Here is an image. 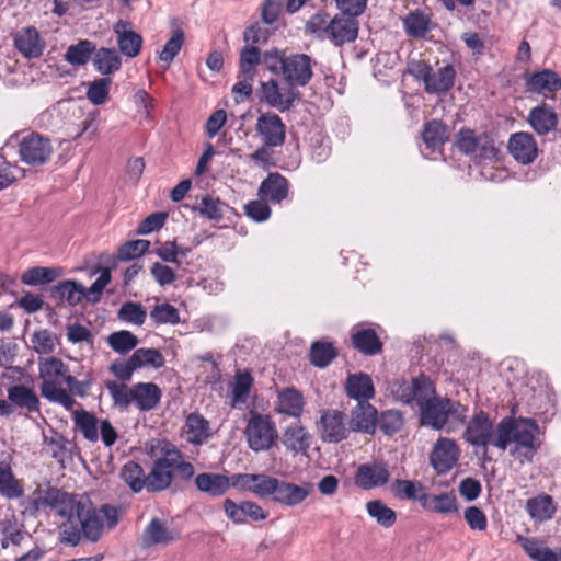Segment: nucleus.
I'll list each match as a JSON object with an SVG mask.
<instances>
[{"instance_id":"obj_1","label":"nucleus","mask_w":561,"mask_h":561,"mask_svg":"<svg viewBox=\"0 0 561 561\" xmlns=\"http://www.w3.org/2000/svg\"><path fill=\"white\" fill-rule=\"evenodd\" d=\"M149 456L153 463L147 473V491L161 492L169 489L175 474L183 481L194 477V466L184 459L181 450L167 439H152L149 445Z\"/></svg>"},{"instance_id":"obj_2","label":"nucleus","mask_w":561,"mask_h":561,"mask_svg":"<svg viewBox=\"0 0 561 561\" xmlns=\"http://www.w3.org/2000/svg\"><path fill=\"white\" fill-rule=\"evenodd\" d=\"M539 434L538 424L531 419L503 417L496 425L493 446L506 450L510 445L511 456L518 459L520 463L531 462L536 451V437Z\"/></svg>"},{"instance_id":"obj_3","label":"nucleus","mask_w":561,"mask_h":561,"mask_svg":"<svg viewBox=\"0 0 561 561\" xmlns=\"http://www.w3.org/2000/svg\"><path fill=\"white\" fill-rule=\"evenodd\" d=\"M117 524L118 511L115 506L104 504L100 510H95L89 501L85 512L78 516L73 525L71 522L60 525V541L72 547L78 546L82 538L96 542L101 539L105 527L112 529Z\"/></svg>"},{"instance_id":"obj_4","label":"nucleus","mask_w":561,"mask_h":561,"mask_svg":"<svg viewBox=\"0 0 561 561\" xmlns=\"http://www.w3.org/2000/svg\"><path fill=\"white\" fill-rule=\"evenodd\" d=\"M38 376L42 380L41 394L49 402L57 403L70 411L76 400L64 385H68L71 377L69 367L57 357H47L38 363Z\"/></svg>"},{"instance_id":"obj_5","label":"nucleus","mask_w":561,"mask_h":561,"mask_svg":"<svg viewBox=\"0 0 561 561\" xmlns=\"http://www.w3.org/2000/svg\"><path fill=\"white\" fill-rule=\"evenodd\" d=\"M468 407L448 397L435 396L421 411L420 423L435 431L455 432L465 425Z\"/></svg>"},{"instance_id":"obj_6","label":"nucleus","mask_w":561,"mask_h":561,"mask_svg":"<svg viewBox=\"0 0 561 561\" xmlns=\"http://www.w3.org/2000/svg\"><path fill=\"white\" fill-rule=\"evenodd\" d=\"M393 398L402 403L416 407L419 412L436 396L434 383L424 375L409 380H394L390 385Z\"/></svg>"},{"instance_id":"obj_7","label":"nucleus","mask_w":561,"mask_h":561,"mask_svg":"<svg viewBox=\"0 0 561 561\" xmlns=\"http://www.w3.org/2000/svg\"><path fill=\"white\" fill-rule=\"evenodd\" d=\"M244 436L249 448L255 453L270 450L278 439L272 416L251 411L247 419Z\"/></svg>"},{"instance_id":"obj_8","label":"nucleus","mask_w":561,"mask_h":561,"mask_svg":"<svg viewBox=\"0 0 561 561\" xmlns=\"http://www.w3.org/2000/svg\"><path fill=\"white\" fill-rule=\"evenodd\" d=\"M409 73L424 83L430 94H442L450 90L455 83L456 71L451 65L434 70L425 61H413L409 65Z\"/></svg>"},{"instance_id":"obj_9","label":"nucleus","mask_w":561,"mask_h":561,"mask_svg":"<svg viewBox=\"0 0 561 561\" xmlns=\"http://www.w3.org/2000/svg\"><path fill=\"white\" fill-rule=\"evenodd\" d=\"M466 428L462 434L463 440L478 449H482L483 455H486L488 446L492 445L495 438L496 426L490 417V415L480 410L476 412L469 421L466 420Z\"/></svg>"},{"instance_id":"obj_10","label":"nucleus","mask_w":561,"mask_h":561,"mask_svg":"<svg viewBox=\"0 0 561 561\" xmlns=\"http://www.w3.org/2000/svg\"><path fill=\"white\" fill-rule=\"evenodd\" d=\"M310 491V483L298 485L268 476L264 491V499L271 497L275 503L294 507L301 504L309 496Z\"/></svg>"},{"instance_id":"obj_11","label":"nucleus","mask_w":561,"mask_h":561,"mask_svg":"<svg viewBox=\"0 0 561 561\" xmlns=\"http://www.w3.org/2000/svg\"><path fill=\"white\" fill-rule=\"evenodd\" d=\"M49 508L64 519V523L73 525L80 514L85 512L88 497L75 493L65 492L55 486H48Z\"/></svg>"},{"instance_id":"obj_12","label":"nucleus","mask_w":561,"mask_h":561,"mask_svg":"<svg viewBox=\"0 0 561 561\" xmlns=\"http://www.w3.org/2000/svg\"><path fill=\"white\" fill-rule=\"evenodd\" d=\"M257 98L260 103L284 113L295 106L300 99V93L289 85L282 88L275 79H270L261 82Z\"/></svg>"},{"instance_id":"obj_13","label":"nucleus","mask_w":561,"mask_h":561,"mask_svg":"<svg viewBox=\"0 0 561 561\" xmlns=\"http://www.w3.org/2000/svg\"><path fill=\"white\" fill-rule=\"evenodd\" d=\"M317 432L322 442L337 444L345 440L351 432L347 415L336 409L321 411L317 422Z\"/></svg>"},{"instance_id":"obj_14","label":"nucleus","mask_w":561,"mask_h":561,"mask_svg":"<svg viewBox=\"0 0 561 561\" xmlns=\"http://www.w3.org/2000/svg\"><path fill=\"white\" fill-rule=\"evenodd\" d=\"M53 146L49 138L31 133L19 142V156L22 162L35 167L45 164L51 157Z\"/></svg>"},{"instance_id":"obj_15","label":"nucleus","mask_w":561,"mask_h":561,"mask_svg":"<svg viewBox=\"0 0 561 561\" xmlns=\"http://www.w3.org/2000/svg\"><path fill=\"white\" fill-rule=\"evenodd\" d=\"M283 65V78L289 87L307 85L313 76V61L310 56L306 54L289 55Z\"/></svg>"},{"instance_id":"obj_16","label":"nucleus","mask_w":561,"mask_h":561,"mask_svg":"<svg viewBox=\"0 0 561 561\" xmlns=\"http://www.w3.org/2000/svg\"><path fill=\"white\" fill-rule=\"evenodd\" d=\"M460 448L455 439L439 437L430 455V463L438 474L450 471L458 462Z\"/></svg>"},{"instance_id":"obj_17","label":"nucleus","mask_w":561,"mask_h":561,"mask_svg":"<svg viewBox=\"0 0 561 561\" xmlns=\"http://www.w3.org/2000/svg\"><path fill=\"white\" fill-rule=\"evenodd\" d=\"M255 131L265 146L282 147L285 144L286 125L276 113L260 114L256 119Z\"/></svg>"},{"instance_id":"obj_18","label":"nucleus","mask_w":561,"mask_h":561,"mask_svg":"<svg viewBox=\"0 0 561 561\" xmlns=\"http://www.w3.org/2000/svg\"><path fill=\"white\" fill-rule=\"evenodd\" d=\"M507 149L514 160L523 165L531 164L539 154L535 137L527 131L512 134L508 138Z\"/></svg>"},{"instance_id":"obj_19","label":"nucleus","mask_w":561,"mask_h":561,"mask_svg":"<svg viewBox=\"0 0 561 561\" xmlns=\"http://www.w3.org/2000/svg\"><path fill=\"white\" fill-rule=\"evenodd\" d=\"M14 48L26 59L39 58L46 42L34 26L22 27L13 34Z\"/></svg>"},{"instance_id":"obj_20","label":"nucleus","mask_w":561,"mask_h":561,"mask_svg":"<svg viewBox=\"0 0 561 561\" xmlns=\"http://www.w3.org/2000/svg\"><path fill=\"white\" fill-rule=\"evenodd\" d=\"M390 472L385 462H368L360 465L354 476L355 484L362 490H371L386 485Z\"/></svg>"},{"instance_id":"obj_21","label":"nucleus","mask_w":561,"mask_h":561,"mask_svg":"<svg viewBox=\"0 0 561 561\" xmlns=\"http://www.w3.org/2000/svg\"><path fill=\"white\" fill-rule=\"evenodd\" d=\"M180 537V533L167 525L160 518H152L142 531L140 541L142 548L168 546Z\"/></svg>"},{"instance_id":"obj_22","label":"nucleus","mask_w":561,"mask_h":561,"mask_svg":"<svg viewBox=\"0 0 561 561\" xmlns=\"http://www.w3.org/2000/svg\"><path fill=\"white\" fill-rule=\"evenodd\" d=\"M525 87L528 93L548 96L561 90V77L553 70L542 69L525 76Z\"/></svg>"},{"instance_id":"obj_23","label":"nucleus","mask_w":561,"mask_h":561,"mask_svg":"<svg viewBox=\"0 0 561 561\" xmlns=\"http://www.w3.org/2000/svg\"><path fill=\"white\" fill-rule=\"evenodd\" d=\"M113 31L117 38V46L119 53L128 58L137 57L142 47V36L133 30V25L129 21L118 20Z\"/></svg>"},{"instance_id":"obj_24","label":"nucleus","mask_w":561,"mask_h":561,"mask_svg":"<svg viewBox=\"0 0 561 561\" xmlns=\"http://www.w3.org/2000/svg\"><path fill=\"white\" fill-rule=\"evenodd\" d=\"M356 16L346 14H336L331 19V27L328 38L335 46H343L344 44L353 43L358 35V22Z\"/></svg>"},{"instance_id":"obj_25","label":"nucleus","mask_w":561,"mask_h":561,"mask_svg":"<svg viewBox=\"0 0 561 561\" xmlns=\"http://www.w3.org/2000/svg\"><path fill=\"white\" fill-rule=\"evenodd\" d=\"M527 123L538 136H547L556 130L559 118L553 107L541 103L529 111Z\"/></svg>"},{"instance_id":"obj_26","label":"nucleus","mask_w":561,"mask_h":561,"mask_svg":"<svg viewBox=\"0 0 561 561\" xmlns=\"http://www.w3.org/2000/svg\"><path fill=\"white\" fill-rule=\"evenodd\" d=\"M312 442L311 434L300 424H293L284 430L282 444L293 455H306Z\"/></svg>"},{"instance_id":"obj_27","label":"nucleus","mask_w":561,"mask_h":561,"mask_svg":"<svg viewBox=\"0 0 561 561\" xmlns=\"http://www.w3.org/2000/svg\"><path fill=\"white\" fill-rule=\"evenodd\" d=\"M351 431L371 434L377 425V410L369 402H357L348 423Z\"/></svg>"},{"instance_id":"obj_28","label":"nucleus","mask_w":561,"mask_h":561,"mask_svg":"<svg viewBox=\"0 0 561 561\" xmlns=\"http://www.w3.org/2000/svg\"><path fill=\"white\" fill-rule=\"evenodd\" d=\"M289 184L279 173H270L260 184L259 195L271 203L279 204L288 196Z\"/></svg>"},{"instance_id":"obj_29","label":"nucleus","mask_w":561,"mask_h":561,"mask_svg":"<svg viewBox=\"0 0 561 561\" xmlns=\"http://www.w3.org/2000/svg\"><path fill=\"white\" fill-rule=\"evenodd\" d=\"M421 507L430 513L449 515L459 511L457 496L454 492L431 494L425 492Z\"/></svg>"},{"instance_id":"obj_30","label":"nucleus","mask_w":561,"mask_h":561,"mask_svg":"<svg viewBox=\"0 0 561 561\" xmlns=\"http://www.w3.org/2000/svg\"><path fill=\"white\" fill-rule=\"evenodd\" d=\"M186 440L195 446L205 444L213 435L210 424L198 412L190 413L185 419Z\"/></svg>"},{"instance_id":"obj_31","label":"nucleus","mask_w":561,"mask_h":561,"mask_svg":"<svg viewBox=\"0 0 561 561\" xmlns=\"http://www.w3.org/2000/svg\"><path fill=\"white\" fill-rule=\"evenodd\" d=\"M9 401L14 408L26 410L27 412H39L41 401L35 390L25 385H13L7 389Z\"/></svg>"},{"instance_id":"obj_32","label":"nucleus","mask_w":561,"mask_h":561,"mask_svg":"<svg viewBox=\"0 0 561 561\" xmlns=\"http://www.w3.org/2000/svg\"><path fill=\"white\" fill-rule=\"evenodd\" d=\"M517 541L525 553L534 561H561V547L553 550L536 538L522 535L517 536Z\"/></svg>"},{"instance_id":"obj_33","label":"nucleus","mask_w":561,"mask_h":561,"mask_svg":"<svg viewBox=\"0 0 561 561\" xmlns=\"http://www.w3.org/2000/svg\"><path fill=\"white\" fill-rule=\"evenodd\" d=\"M195 485L198 491L211 497H219L230 489V480L225 474L204 472L195 477Z\"/></svg>"},{"instance_id":"obj_34","label":"nucleus","mask_w":561,"mask_h":561,"mask_svg":"<svg viewBox=\"0 0 561 561\" xmlns=\"http://www.w3.org/2000/svg\"><path fill=\"white\" fill-rule=\"evenodd\" d=\"M25 488L22 479L15 477L11 466L0 463V496L5 500H20L24 496Z\"/></svg>"},{"instance_id":"obj_35","label":"nucleus","mask_w":561,"mask_h":561,"mask_svg":"<svg viewBox=\"0 0 561 561\" xmlns=\"http://www.w3.org/2000/svg\"><path fill=\"white\" fill-rule=\"evenodd\" d=\"M346 393L357 402H368L375 396V388L369 375L358 373L350 375L345 385Z\"/></svg>"},{"instance_id":"obj_36","label":"nucleus","mask_w":561,"mask_h":561,"mask_svg":"<svg viewBox=\"0 0 561 561\" xmlns=\"http://www.w3.org/2000/svg\"><path fill=\"white\" fill-rule=\"evenodd\" d=\"M161 389L153 382H137L134 385L133 403L140 411H151L160 402Z\"/></svg>"},{"instance_id":"obj_37","label":"nucleus","mask_w":561,"mask_h":561,"mask_svg":"<svg viewBox=\"0 0 561 561\" xmlns=\"http://www.w3.org/2000/svg\"><path fill=\"white\" fill-rule=\"evenodd\" d=\"M304 407V397L295 388H286L278 392L275 408L278 413L298 419L302 414Z\"/></svg>"},{"instance_id":"obj_38","label":"nucleus","mask_w":561,"mask_h":561,"mask_svg":"<svg viewBox=\"0 0 561 561\" xmlns=\"http://www.w3.org/2000/svg\"><path fill=\"white\" fill-rule=\"evenodd\" d=\"M268 474L265 473H236L229 477L230 488L253 493L264 499V491Z\"/></svg>"},{"instance_id":"obj_39","label":"nucleus","mask_w":561,"mask_h":561,"mask_svg":"<svg viewBox=\"0 0 561 561\" xmlns=\"http://www.w3.org/2000/svg\"><path fill=\"white\" fill-rule=\"evenodd\" d=\"M422 137L425 145L423 154L435 153L448 139L447 128L440 121L433 119L424 124Z\"/></svg>"},{"instance_id":"obj_40","label":"nucleus","mask_w":561,"mask_h":561,"mask_svg":"<svg viewBox=\"0 0 561 561\" xmlns=\"http://www.w3.org/2000/svg\"><path fill=\"white\" fill-rule=\"evenodd\" d=\"M352 342L354 347L365 355L373 356L382 350L379 337L369 328L355 327L352 333Z\"/></svg>"},{"instance_id":"obj_41","label":"nucleus","mask_w":561,"mask_h":561,"mask_svg":"<svg viewBox=\"0 0 561 561\" xmlns=\"http://www.w3.org/2000/svg\"><path fill=\"white\" fill-rule=\"evenodd\" d=\"M403 28L410 37L423 38L433 28L430 14L422 10H413L403 19Z\"/></svg>"},{"instance_id":"obj_42","label":"nucleus","mask_w":561,"mask_h":561,"mask_svg":"<svg viewBox=\"0 0 561 561\" xmlns=\"http://www.w3.org/2000/svg\"><path fill=\"white\" fill-rule=\"evenodd\" d=\"M92 61L94 69L102 76L116 72L122 65L119 54L115 48H95Z\"/></svg>"},{"instance_id":"obj_43","label":"nucleus","mask_w":561,"mask_h":561,"mask_svg":"<svg viewBox=\"0 0 561 561\" xmlns=\"http://www.w3.org/2000/svg\"><path fill=\"white\" fill-rule=\"evenodd\" d=\"M96 48L95 43L89 39H81L77 44L70 45L64 59L71 66L80 67L89 62Z\"/></svg>"},{"instance_id":"obj_44","label":"nucleus","mask_w":561,"mask_h":561,"mask_svg":"<svg viewBox=\"0 0 561 561\" xmlns=\"http://www.w3.org/2000/svg\"><path fill=\"white\" fill-rule=\"evenodd\" d=\"M119 477L134 493L147 490V474L142 467L135 461L126 462L121 469Z\"/></svg>"},{"instance_id":"obj_45","label":"nucleus","mask_w":561,"mask_h":561,"mask_svg":"<svg viewBox=\"0 0 561 561\" xmlns=\"http://www.w3.org/2000/svg\"><path fill=\"white\" fill-rule=\"evenodd\" d=\"M391 491L400 500L416 501L420 505L425 496V486L420 481L397 479Z\"/></svg>"},{"instance_id":"obj_46","label":"nucleus","mask_w":561,"mask_h":561,"mask_svg":"<svg viewBox=\"0 0 561 561\" xmlns=\"http://www.w3.org/2000/svg\"><path fill=\"white\" fill-rule=\"evenodd\" d=\"M61 274L62 270L60 267L35 266L26 270L22 274L21 280L27 286H39L53 283Z\"/></svg>"},{"instance_id":"obj_47","label":"nucleus","mask_w":561,"mask_h":561,"mask_svg":"<svg viewBox=\"0 0 561 561\" xmlns=\"http://www.w3.org/2000/svg\"><path fill=\"white\" fill-rule=\"evenodd\" d=\"M56 296L67 305L75 307L87 296L85 288L78 282L66 279L55 286Z\"/></svg>"},{"instance_id":"obj_48","label":"nucleus","mask_w":561,"mask_h":561,"mask_svg":"<svg viewBox=\"0 0 561 561\" xmlns=\"http://www.w3.org/2000/svg\"><path fill=\"white\" fill-rule=\"evenodd\" d=\"M72 421L76 428L89 442H96L99 439V421L96 416L85 410H77L73 412Z\"/></svg>"},{"instance_id":"obj_49","label":"nucleus","mask_w":561,"mask_h":561,"mask_svg":"<svg viewBox=\"0 0 561 561\" xmlns=\"http://www.w3.org/2000/svg\"><path fill=\"white\" fill-rule=\"evenodd\" d=\"M337 356L336 347L328 341H316L310 346V363L318 368L329 366Z\"/></svg>"},{"instance_id":"obj_50","label":"nucleus","mask_w":561,"mask_h":561,"mask_svg":"<svg viewBox=\"0 0 561 561\" xmlns=\"http://www.w3.org/2000/svg\"><path fill=\"white\" fill-rule=\"evenodd\" d=\"M366 511L383 528H390L397 522V513L381 500L368 501L366 503Z\"/></svg>"},{"instance_id":"obj_51","label":"nucleus","mask_w":561,"mask_h":561,"mask_svg":"<svg viewBox=\"0 0 561 561\" xmlns=\"http://www.w3.org/2000/svg\"><path fill=\"white\" fill-rule=\"evenodd\" d=\"M528 514L536 520L545 522L552 518L556 507L549 495H540L527 501Z\"/></svg>"},{"instance_id":"obj_52","label":"nucleus","mask_w":561,"mask_h":561,"mask_svg":"<svg viewBox=\"0 0 561 561\" xmlns=\"http://www.w3.org/2000/svg\"><path fill=\"white\" fill-rule=\"evenodd\" d=\"M252 385L253 378L249 373L243 371L236 375L231 390V405L233 408H238L247 402Z\"/></svg>"},{"instance_id":"obj_53","label":"nucleus","mask_w":561,"mask_h":561,"mask_svg":"<svg viewBox=\"0 0 561 561\" xmlns=\"http://www.w3.org/2000/svg\"><path fill=\"white\" fill-rule=\"evenodd\" d=\"M262 61V55L257 47L245 46L240 51V72L245 79H254L256 67Z\"/></svg>"},{"instance_id":"obj_54","label":"nucleus","mask_w":561,"mask_h":561,"mask_svg":"<svg viewBox=\"0 0 561 561\" xmlns=\"http://www.w3.org/2000/svg\"><path fill=\"white\" fill-rule=\"evenodd\" d=\"M185 39L183 30L176 28L172 32L171 37L164 44L162 50L159 53V61L169 68L174 58L180 53Z\"/></svg>"},{"instance_id":"obj_55","label":"nucleus","mask_w":561,"mask_h":561,"mask_svg":"<svg viewBox=\"0 0 561 561\" xmlns=\"http://www.w3.org/2000/svg\"><path fill=\"white\" fill-rule=\"evenodd\" d=\"M32 347L39 355H49L55 352L58 337L47 329L36 330L31 336Z\"/></svg>"},{"instance_id":"obj_56","label":"nucleus","mask_w":561,"mask_h":561,"mask_svg":"<svg viewBox=\"0 0 561 561\" xmlns=\"http://www.w3.org/2000/svg\"><path fill=\"white\" fill-rule=\"evenodd\" d=\"M150 318L157 325H176L181 322L179 310L169 302L157 304L150 311Z\"/></svg>"},{"instance_id":"obj_57","label":"nucleus","mask_w":561,"mask_h":561,"mask_svg":"<svg viewBox=\"0 0 561 561\" xmlns=\"http://www.w3.org/2000/svg\"><path fill=\"white\" fill-rule=\"evenodd\" d=\"M135 369L151 366L160 368L164 364L162 354L156 348H138L129 357Z\"/></svg>"},{"instance_id":"obj_58","label":"nucleus","mask_w":561,"mask_h":561,"mask_svg":"<svg viewBox=\"0 0 561 561\" xmlns=\"http://www.w3.org/2000/svg\"><path fill=\"white\" fill-rule=\"evenodd\" d=\"M107 343L114 352L118 354H126L137 346L138 339L130 331L121 330L110 334Z\"/></svg>"},{"instance_id":"obj_59","label":"nucleus","mask_w":561,"mask_h":561,"mask_svg":"<svg viewBox=\"0 0 561 561\" xmlns=\"http://www.w3.org/2000/svg\"><path fill=\"white\" fill-rule=\"evenodd\" d=\"M226 204L218 197L206 195L202 198L201 203L193 207V210L198 211L201 216L210 220H220L224 217Z\"/></svg>"},{"instance_id":"obj_60","label":"nucleus","mask_w":561,"mask_h":561,"mask_svg":"<svg viewBox=\"0 0 561 561\" xmlns=\"http://www.w3.org/2000/svg\"><path fill=\"white\" fill-rule=\"evenodd\" d=\"M115 407L127 409L133 404L134 385L127 387L125 383L107 381L105 385Z\"/></svg>"},{"instance_id":"obj_61","label":"nucleus","mask_w":561,"mask_h":561,"mask_svg":"<svg viewBox=\"0 0 561 561\" xmlns=\"http://www.w3.org/2000/svg\"><path fill=\"white\" fill-rule=\"evenodd\" d=\"M112 80L110 78H101L89 83L87 89V99L93 105L104 104L110 96V87Z\"/></svg>"},{"instance_id":"obj_62","label":"nucleus","mask_w":561,"mask_h":561,"mask_svg":"<svg viewBox=\"0 0 561 561\" xmlns=\"http://www.w3.org/2000/svg\"><path fill=\"white\" fill-rule=\"evenodd\" d=\"M147 312L145 308L137 302L126 301L118 310V318L135 325H142L146 321Z\"/></svg>"},{"instance_id":"obj_63","label":"nucleus","mask_w":561,"mask_h":561,"mask_svg":"<svg viewBox=\"0 0 561 561\" xmlns=\"http://www.w3.org/2000/svg\"><path fill=\"white\" fill-rule=\"evenodd\" d=\"M150 247L148 240L138 239L125 242L119 247L117 256L121 261H130L144 255Z\"/></svg>"},{"instance_id":"obj_64","label":"nucleus","mask_w":561,"mask_h":561,"mask_svg":"<svg viewBox=\"0 0 561 561\" xmlns=\"http://www.w3.org/2000/svg\"><path fill=\"white\" fill-rule=\"evenodd\" d=\"M331 27V19L327 13L313 14L306 24V31L320 39L328 38Z\"/></svg>"}]
</instances>
